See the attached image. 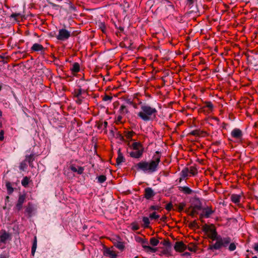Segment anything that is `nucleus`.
<instances>
[{"mask_svg": "<svg viewBox=\"0 0 258 258\" xmlns=\"http://www.w3.org/2000/svg\"><path fill=\"white\" fill-rule=\"evenodd\" d=\"M161 156L159 152L157 151L153 157V160L150 162L142 161L137 163L135 167L138 170H141L144 172L152 173L155 172L160 162Z\"/></svg>", "mask_w": 258, "mask_h": 258, "instance_id": "f257e3e1", "label": "nucleus"}, {"mask_svg": "<svg viewBox=\"0 0 258 258\" xmlns=\"http://www.w3.org/2000/svg\"><path fill=\"white\" fill-rule=\"evenodd\" d=\"M140 110L137 113V116L144 121L154 120L157 116V110L149 104H141Z\"/></svg>", "mask_w": 258, "mask_h": 258, "instance_id": "f03ea898", "label": "nucleus"}, {"mask_svg": "<svg viewBox=\"0 0 258 258\" xmlns=\"http://www.w3.org/2000/svg\"><path fill=\"white\" fill-rule=\"evenodd\" d=\"M131 148L133 151L130 153L131 157L135 158H139L142 156L144 152V148L140 143H133Z\"/></svg>", "mask_w": 258, "mask_h": 258, "instance_id": "7ed1b4c3", "label": "nucleus"}, {"mask_svg": "<svg viewBox=\"0 0 258 258\" xmlns=\"http://www.w3.org/2000/svg\"><path fill=\"white\" fill-rule=\"evenodd\" d=\"M216 240V242L213 245L210 246V249H219L222 247H226L231 242V238L228 237L221 238L219 236Z\"/></svg>", "mask_w": 258, "mask_h": 258, "instance_id": "20e7f679", "label": "nucleus"}, {"mask_svg": "<svg viewBox=\"0 0 258 258\" xmlns=\"http://www.w3.org/2000/svg\"><path fill=\"white\" fill-rule=\"evenodd\" d=\"M203 231L206 234L207 237L213 241L215 240L218 237L216 229L214 225H205L203 226Z\"/></svg>", "mask_w": 258, "mask_h": 258, "instance_id": "39448f33", "label": "nucleus"}, {"mask_svg": "<svg viewBox=\"0 0 258 258\" xmlns=\"http://www.w3.org/2000/svg\"><path fill=\"white\" fill-rule=\"evenodd\" d=\"M70 32L65 29H60L56 38L59 40H64L70 37Z\"/></svg>", "mask_w": 258, "mask_h": 258, "instance_id": "423d86ee", "label": "nucleus"}, {"mask_svg": "<svg viewBox=\"0 0 258 258\" xmlns=\"http://www.w3.org/2000/svg\"><path fill=\"white\" fill-rule=\"evenodd\" d=\"M242 132L239 128H234L231 133V136L234 138L237 142H240L242 140Z\"/></svg>", "mask_w": 258, "mask_h": 258, "instance_id": "0eeeda50", "label": "nucleus"}, {"mask_svg": "<svg viewBox=\"0 0 258 258\" xmlns=\"http://www.w3.org/2000/svg\"><path fill=\"white\" fill-rule=\"evenodd\" d=\"M155 193L151 187H147L144 191V198L147 200H150L154 197Z\"/></svg>", "mask_w": 258, "mask_h": 258, "instance_id": "6e6552de", "label": "nucleus"}, {"mask_svg": "<svg viewBox=\"0 0 258 258\" xmlns=\"http://www.w3.org/2000/svg\"><path fill=\"white\" fill-rule=\"evenodd\" d=\"M174 248L176 251L181 252L184 251L187 248V247L183 242L179 241L175 243Z\"/></svg>", "mask_w": 258, "mask_h": 258, "instance_id": "1a4fd4ad", "label": "nucleus"}, {"mask_svg": "<svg viewBox=\"0 0 258 258\" xmlns=\"http://www.w3.org/2000/svg\"><path fill=\"white\" fill-rule=\"evenodd\" d=\"M104 254L110 258H116L117 253L112 248H105L104 250Z\"/></svg>", "mask_w": 258, "mask_h": 258, "instance_id": "9d476101", "label": "nucleus"}, {"mask_svg": "<svg viewBox=\"0 0 258 258\" xmlns=\"http://www.w3.org/2000/svg\"><path fill=\"white\" fill-rule=\"evenodd\" d=\"M26 199L25 195H20L19 197L18 203L17 204V208L19 210H21L22 208V205L25 202Z\"/></svg>", "mask_w": 258, "mask_h": 258, "instance_id": "9b49d317", "label": "nucleus"}, {"mask_svg": "<svg viewBox=\"0 0 258 258\" xmlns=\"http://www.w3.org/2000/svg\"><path fill=\"white\" fill-rule=\"evenodd\" d=\"M74 96L76 98L77 97H80L82 95H87V93L85 91L82 90L81 88L75 89L73 93Z\"/></svg>", "mask_w": 258, "mask_h": 258, "instance_id": "f8f14e48", "label": "nucleus"}, {"mask_svg": "<svg viewBox=\"0 0 258 258\" xmlns=\"http://www.w3.org/2000/svg\"><path fill=\"white\" fill-rule=\"evenodd\" d=\"M214 211L211 208L207 207L203 210V213L201 216L206 218H208L213 213Z\"/></svg>", "mask_w": 258, "mask_h": 258, "instance_id": "ddd939ff", "label": "nucleus"}, {"mask_svg": "<svg viewBox=\"0 0 258 258\" xmlns=\"http://www.w3.org/2000/svg\"><path fill=\"white\" fill-rule=\"evenodd\" d=\"M241 198V195H240L233 194L231 196L230 199L233 203L238 204L240 203Z\"/></svg>", "mask_w": 258, "mask_h": 258, "instance_id": "4468645a", "label": "nucleus"}, {"mask_svg": "<svg viewBox=\"0 0 258 258\" xmlns=\"http://www.w3.org/2000/svg\"><path fill=\"white\" fill-rule=\"evenodd\" d=\"M31 49L33 51H42L44 50V47L40 44L34 43L31 47Z\"/></svg>", "mask_w": 258, "mask_h": 258, "instance_id": "2eb2a0df", "label": "nucleus"}, {"mask_svg": "<svg viewBox=\"0 0 258 258\" xmlns=\"http://www.w3.org/2000/svg\"><path fill=\"white\" fill-rule=\"evenodd\" d=\"M179 189L180 191L187 195L191 194L192 192V190L187 186H179Z\"/></svg>", "mask_w": 258, "mask_h": 258, "instance_id": "dca6fc26", "label": "nucleus"}, {"mask_svg": "<svg viewBox=\"0 0 258 258\" xmlns=\"http://www.w3.org/2000/svg\"><path fill=\"white\" fill-rule=\"evenodd\" d=\"M71 70L73 73H78L80 70V64H79V63H74L72 68L71 69Z\"/></svg>", "mask_w": 258, "mask_h": 258, "instance_id": "f3484780", "label": "nucleus"}, {"mask_svg": "<svg viewBox=\"0 0 258 258\" xmlns=\"http://www.w3.org/2000/svg\"><path fill=\"white\" fill-rule=\"evenodd\" d=\"M200 209V206L190 207L188 211L190 212V215L194 216L197 214V210Z\"/></svg>", "mask_w": 258, "mask_h": 258, "instance_id": "a211bd4d", "label": "nucleus"}, {"mask_svg": "<svg viewBox=\"0 0 258 258\" xmlns=\"http://www.w3.org/2000/svg\"><path fill=\"white\" fill-rule=\"evenodd\" d=\"M128 111L127 109V107L125 105H122L120 107V108L119 109V114L125 115L128 113Z\"/></svg>", "mask_w": 258, "mask_h": 258, "instance_id": "6ab92c4d", "label": "nucleus"}, {"mask_svg": "<svg viewBox=\"0 0 258 258\" xmlns=\"http://www.w3.org/2000/svg\"><path fill=\"white\" fill-rule=\"evenodd\" d=\"M9 234L6 232H4L0 235V242L5 243L6 240L9 238Z\"/></svg>", "mask_w": 258, "mask_h": 258, "instance_id": "aec40b11", "label": "nucleus"}, {"mask_svg": "<svg viewBox=\"0 0 258 258\" xmlns=\"http://www.w3.org/2000/svg\"><path fill=\"white\" fill-rule=\"evenodd\" d=\"M124 159L123 155L121 154L120 150H119L118 152V157L116 159V163L117 165L120 164L122 162H124Z\"/></svg>", "mask_w": 258, "mask_h": 258, "instance_id": "412c9836", "label": "nucleus"}, {"mask_svg": "<svg viewBox=\"0 0 258 258\" xmlns=\"http://www.w3.org/2000/svg\"><path fill=\"white\" fill-rule=\"evenodd\" d=\"M188 176H189V169L187 168H184L181 172V178H184Z\"/></svg>", "mask_w": 258, "mask_h": 258, "instance_id": "4be33fe9", "label": "nucleus"}, {"mask_svg": "<svg viewBox=\"0 0 258 258\" xmlns=\"http://www.w3.org/2000/svg\"><path fill=\"white\" fill-rule=\"evenodd\" d=\"M33 211V207L32 204L30 203H29L27 206L26 207V212L29 215H30Z\"/></svg>", "mask_w": 258, "mask_h": 258, "instance_id": "5701e85b", "label": "nucleus"}, {"mask_svg": "<svg viewBox=\"0 0 258 258\" xmlns=\"http://www.w3.org/2000/svg\"><path fill=\"white\" fill-rule=\"evenodd\" d=\"M135 135L133 131H126L124 132V137L128 140L132 139L133 137Z\"/></svg>", "mask_w": 258, "mask_h": 258, "instance_id": "b1692460", "label": "nucleus"}, {"mask_svg": "<svg viewBox=\"0 0 258 258\" xmlns=\"http://www.w3.org/2000/svg\"><path fill=\"white\" fill-rule=\"evenodd\" d=\"M142 247L144 248V250L147 252H155L156 251V248H153L148 245H144V244H143Z\"/></svg>", "mask_w": 258, "mask_h": 258, "instance_id": "393cba45", "label": "nucleus"}, {"mask_svg": "<svg viewBox=\"0 0 258 258\" xmlns=\"http://www.w3.org/2000/svg\"><path fill=\"white\" fill-rule=\"evenodd\" d=\"M203 132L199 130H196L191 131L189 134L195 136H200L202 135Z\"/></svg>", "mask_w": 258, "mask_h": 258, "instance_id": "a878e982", "label": "nucleus"}, {"mask_svg": "<svg viewBox=\"0 0 258 258\" xmlns=\"http://www.w3.org/2000/svg\"><path fill=\"white\" fill-rule=\"evenodd\" d=\"M30 178L27 176H25L23 178L22 180L21 183L22 185L24 187H27L29 183Z\"/></svg>", "mask_w": 258, "mask_h": 258, "instance_id": "bb28decb", "label": "nucleus"}, {"mask_svg": "<svg viewBox=\"0 0 258 258\" xmlns=\"http://www.w3.org/2000/svg\"><path fill=\"white\" fill-rule=\"evenodd\" d=\"M36 248H37V239H36V237H35L34 238V240L33 241V245H32V249H31V253H32V255H34Z\"/></svg>", "mask_w": 258, "mask_h": 258, "instance_id": "cd10ccee", "label": "nucleus"}, {"mask_svg": "<svg viewBox=\"0 0 258 258\" xmlns=\"http://www.w3.org/2000/svg\"><path fill=\"white\" fill-rule=\"evenodd\" d=\"M143 221L144 223V227L145 228H148L150 224L149 219L147 217H144L143 218Z\"/></svg>", "mask_w": 258, "mask_h": 258, "instance_id": "c85d7f7f", "label": "nucleus"}, {"mask_svg": "<svg viewBox=\"0 0 258 258\" xmlns=\"http://www.w3.org/2000/svg\"><path fill=\"white\" fill-rule=\"evenodd\" d=\"M187 248L189 251H193V252H195L197 249V246L195 244H192V243L189 244L188 245Z\"/></svg>", "mask_w": 258, "mask_h": 258, "instance_id": "c756f323", "label": "nucleus"}, {"mask_svg": "<svg viewBox=\"0 0 258 258\" xmlns=\"http://www.w3.org/2000/svg\"><path fill=\"white\" fill-rule=\"evenodd\" d=\"M150 242L151 244L153 246H157L159 242V240L154 237L151 238Z\"/></svg>", "mask_w": 258, "mask_h": 258, "instance_id": "7c9ffc66", "label": "nucleus"}, {"mask_svg": "<svg viewBox=\"0 0 258 258\" xmlns=\"http://www.w3.org/2000/svg\"><path fill=\"white\" fill-rule=\"evenodd\" d=\"M87 95H82L80 97H77L76 98L75 101L76 102L79 104H80L82 103L83 99L87 96Z\"/></svg>", "mask_w": 258, "mask_h": 258, "instance_id": "2f4dec72", "label": "nucleus"}, {"mask_svg": "<svg viewBox=\"0 0 258 258\" xmlns=\"http://www.w3.org/2000/svg\"><path fill=\"white\" fill-rule=\"evenodd\" d=\"M122 116L123 115H121L119 114L118 116H117L115 118V122L117 124L122 123Z\"/></svg>", "mask_w": 258, "mask_h": 258, "instance_id": "473e14b6", "label": "nucleus"}, {"mask_svg": "<svg viewBox=\"0 0 258 258\" xmlns=\"http://www.w3.org/2000/svg\"><path fill=\"white\" fill-rule=\"evenodd\" d=\"M236 248V245L234 242H230L229 244L228 249L230 251H233Z\"/></svg>", "mask_w": 258, "mask_h": 258, "instance_id": "72a5a7b5", "label": "nucleus"}, {"mask_svg": "<svg viewBox=\"0 0 258 258\" xmlns=\"http://www.w3.org/2000/svg\"><path fill=\"white\" fill-rule=\"evenodd\" d=\"M205 105L204 106V108H208L210 110H212L213 108V104L211 102H205Z\"/></svg>", "mask_w": 258, "mask_h": 258, "instance_id": "f704fd0d", "label": "nucleus"}, {"mask_svg": "<svg viewBox=\"0 0 258 258\" xmlns=\"http://www.w3.org/2000/svg\"><path fill=\"white\" fill-rule=\"evenodd\" d=\"M189 174L192 175H195L197 173V171L196 168L195 167L191 166L189 169Z\"/></svg>", "mask_w": 258, "mask_h": 258, "instance_id": "c9c22d12", "label": "nucleus"}, {"mask_svg": "<svg viewBox=\"0 0 258 258\" xmlns=\"http://www.w3.org/2000/svg\"><path fill=\"white\" fill-rule=\"evenodd\" d=\"M106 179V177L105 175H101L98 177V181L100 183H103Z\"/></svg>", "mask_w": 258, "mask_h": 258, "instance_id": "e433bc0d", "label": "nucleus"}, {"mask_svg": "<svg viewBox=\"0 0 258 258\" xmlns=\"http://www.w3.org/2000/svg\"><path fill=\"white\" fill-rule=\"evenodd\" d=\"M185 207V204L184 203H180L178 205V210L179 212H181L184 207Z\"/></svg>", "mask_w": 258, "mask_h": 258, "instance_id": "4c0bfd02", "label": "nucleus"}, {"mask_svg": "<svg viewBox=\"0 0 258 258\" xmlns=\"http://www.w3.org/2000/svg\"><path fill=\"white\" fill-rule=\"evenodd\" d=\"M116 246L120 250H123L124 248V245L121 242H118L116 243Z\"/></svg>", "mask_w": 258, "mask_h": 258, "instance_id": "58836bf2", "label": "nucleus"}, {"mask_svg": "<svg viewBox=\"0 0 258 258\" xmlns=\"http://www.w3.org/2000/svg\"><path fill=\"white\" fill-rule=\"evenodd\" d=\"M6 187L9 194H11L13 191V188H12L10 182L7 183Z\"/></svg>", "mask_w": 258, "mask_h": 258, "instance_id": "ea45409f", "label": "nucleus"}, {"mask_svg": "<svg viewBox=\"0 0 258 258\" xmlns=\"http://www.w3.org/2000/svg\"><path fill=\"white\" fill-rule=\"evenodd\" d=\"M150 218L152 219H157L159 218V216L157 215L155 212H154L150 215Z\"/></svg>", "mask_w": 258, "mask_h": 258, "instance_id": "a19ab883", "label": "nucleus"}, {"mask_svg": "<svg viewBox=\"0 0 258 258\" xmlns=\"http://www.w3.org/2000/svg\"><path fill=\"white\" fill-rule=\"evenodd\" d=\"M172 205L171 203H169L168 204L166 205V207H165V209L168 211H170L171 210V209H172Z\"/></svg>", "mask_w": 258, "mask_h": 258, "instance_id": "79ce46f5", "label": "nucleus"}, {"mask_svg": "<svg viewBox=\"0 0 258 258\" xmlns=\"http://www.w3.org/2000/svg\"><path fill=\"white\" fill-rule=\"evenodd\" d=\"M84 170V169L83 167H79L78 168H77V172L79 174H81L83 173Z\"/></svg>", "mask_w": 258, "mask_h": 258, "instance_id": "37998d69", "label": "nucleus"}, {"mask_svg": "<svg viewBox=\"0 0 258 258\" xmlns=\"http://www.w3.org/2000/svg\"><path fill=\"white\" fill-rule=\"evenodd\" d=\"M26 160L28 161L29 163L32 162L33 161V155H30L28 156H27Z\"/></svg>", "mask_w": 258, "mask_h": 258, "instance_id": "c03bdc74", "label": "nucleus"}, {"mask_svg": "<svg viewBox=\"0 0 258 258\" xmlns=\"http://www.w3.org/2000/svg\"><path fill=\"white\" fill-rule=\"evenodd\" d=\"M4 139V132L2 130L0 132V141H3Z\"/></svg>", "mask_w": 258, "mask_h": 258, "instance_id": "a18cd8bd", "label": "nucleus"}, {"mask_svg": "<svg viewBox=\"0 0 258 258\" xmlns=\"http://www.w3.org/2000/svg\"><path fill=\"white\" fill-rule=\"evenodd\" d=\"M70 169L72 171L77 172V168L74 165H71L70 166Z\"/></svg>", "mask_w": 258, "mask_h": 258, "instance_id": "49530a36", "label": "nucleus"}, {"mask_svg": "<svg viewBox=\"0 0 258 258\" xmlns=\"http://www.w3.org/2000/svg\"><path fill=\"white\" fill-rule=\"evenodd\" d=\"M150 209L153 210H159V207L157 206H152L150 207Z\"/></svg>", "mask_w": 258, "mask_h": 258, "instance_id": "de8ad7c7", "label": "nucleus"}, {"mask_svg": "<svg viewBox=\"0 0 258 258\" xmlns=\"http://www.w3.org/2000/svg\"><path fill=\"white\" fill-rule=\"evenodd\" d=\"M112 99V97H110L109 96H105L104 97L103 100L107 101V100H111Z\"/></svg>", "mask_w": 258, "mask_h": 258, "instance_id": "09e8293b", "label": "nucleus"}, {"mask_svg": "<svg viewBox=\"0 0 258 258\" xmlns=\"http://www.w3.org/2000/svg\"><path fill=\"white\" fill-rule=\"evenodd\" d=\"M253 249L255 251H258V242L254 244Z\"/></svg>", "mask_w": 258, "mask_h": 258, "instance_id": "8fccbe9b", "label": "nucleus"}, {"mask_svg": "<svg viewBox=\"0 0 258 258\" xmlns=\"http://www.w3.org/2000/svg\"><path fill=\"white\" fill-rule=\"evenodd\" d=\"M139 228L138 225L135 224L133 225V229L134 230H138Z\"/></svg>", "mask_w": 258, "mask_h": 258, "instance_id": "3c124183", "label": "nucleus"}, {"mask_svg": "<svg viewBox=\"0 0 258 258\" xmlns=\"http://www.w3.org/2000/svg\"><path fill=\"white\" fill-rule=\"evenodd\" d=\"M105 29V26L103 25V26L101 27L102 31L103 32H104V31Z\"/></svg>", "mask_w": 258, "mask_h": 258, "instance_id": "603ef678", "label": "nucleus"}, {"mask_svg": "<svg viewBox=\"0 0 258 258\" xmlns=\"http://www.w3.org/2000/svg\"><path fill=\"white\" fill-rule=\"evenodd\" d=\"M187 1L191 4L194 3V0H187Z\"/></svg>", "mask_w": 258, "mask_h": 258, "instance_id": "864d4df0", "label": "nucleus"}, {"mask_svg": "<svg viewBox=\"0 0 258 258\" xmlns=\"http://www.w3.org/2000/svg\"><path fill=\"white\" fill-rule=\"evenodd\" d=\"M147 242H145V241H143V243H142V245L144 244V245H147L146 244V243H147Z\"/></svg>", "mask_w": 258, "mask_h": 258, "instance_id": "5fc2aeb1", "label": "nucleus"}, {"mask_svg": "<svg viewBox=\"0 0 258 258\" xmlns=\"http://www.w3.org/2000/svg\"><path fill=\"white\" fill-rule=\"evenodd\" d=\"M104 125H105V126H106V125H107V122L106 121H105V122H104Z\"/></svg>", "mask_w": 258, "mask_h": 258, "instance_id": "6e6d98bb", "label": "nucleus"}, {"mask_svg": "<svg viewBox=\"0 0 258 258\" xmlns=\"http://www.w3.org/2000/svg\"><path fill=\"white\" fill-rule=\"evenodd\" d=\"M2 116V112L0 110V116Z\"/></svg>", "mask_w": 258, "mask_h": 258, "instance_id": "4d7b16f0", "label": "nucleus"}, {"mask_svg": "<svg viewBox=\"0 0 258 258\" xmlns=\"http://www.w3.org/2000/svg\"><path fill=\"white\" fill-rule=\"evenodd\" d=\"M252 258H257V256H253Z\"/></svg>", "mask_w": 258, "mask_h": 258, "instance_id": "13d9d810", "label": "nucleus"}, {"mask_svg": "<svg viewBox=\"0 0 258 258\" xmlns=\"http://www.w3.org/2000/svg\"><path fill=\"white\" fill-rule=\"evenodd\" d=\"M2 86L0 85V91L2 90Z\"/></svg>", "mask_w": 258, "mask_h": 258, "instance_id": "bf43d9fd", "label": "nucleus"}]
</instances>
